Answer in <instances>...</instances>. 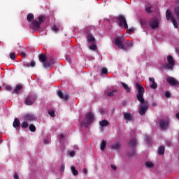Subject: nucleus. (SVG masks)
Wrapping results in <instances>:
<instances>
[{
	"label": "nucleus",
	"instance_id": "obj_55",
	"mask_svg": "<svg viewBox=\"0 0 179 179\" xmlns=\"http://www.w3.org/2000/svg\"><path fill=\"white\" fill-rule=\"evenodd\" d=\"M176 118L179 120V113H176Z\"/></svg>",
	"mask_w": 179,
	"mask_h": 179
},
{
	"label": "nucleus",
	"instance_id": "obj_13",
	"mask_svg": "<svg viewBox=\"0 0 179 179\" xmlns=\"http://www.w3.org/2000/svg\"><path fill=\"white\" fill-rule=\"evenodd\" d=\"M31 29H33V30H38L40 29V23L37 20H35L32 22V23L30 25Z\"/></svg>",
	"mask_w": 179,
	"mask_h": 179
},
{
	"label": "nucleus",
	"instance_id": "obj_22",
	"mask_svg": "<svg viewBox=\"0 0 179 179\" xmlns=\"http://www.w3.org/2000/svg\"><path fill=\"white\" fill-rule=\"evenodd\" d=\"M120 148L121 145H120V143H117L111 145V148L114 150H120Z\"/></svg>",
	"mask_w": 179,
	"mask_h": 179
},
{
	"label": "nucleus",
	"instance_id": "obj_54",
	"mask_svg": "<svg viewBox=\"0 0 179 179\" xmlns=\"http://www.w3.org/2000/svg\"><path fill=\"white\" fill-rule=\"evenodd\" d=\"M134 45L132 44V43H129V44H128V47H132Z\"/></svg>",
	"mask_w": 179,
	"mask_h": 179
},
{
	"label": "nucleus",
	"instance_id": "obj_8",
	"mask_svg": "<svg viewBox=\"0 0 179 179\" xmlns=\"http://www.w3.org/2000/svg\"><path fill=\"white\" fill-rule=\"evenodd\" d=\"M115 45L117 47L119 50H124V40L121 37H117L114 39Z\"/></svg>",
	"mask_w": 179,
	"mask_h": 179
},
{
	"label": "nucleus",
	"instance_id": "obj_5",
	"mask_svg": "<svg viewBox=\"0 0 179 179\" xmlns=\"http://www.w3.org/2000/svg\"><path fill=\"white\" fill-rule=\"evenodd\" d=\"M36 100H37V95L31 94L26 96L24 103L26 104V106H33Z\"/></svg>",
	"mask_w": 179,
	"mask_h": 179
},
{
	"label": "nucleus",
	"instance_id": "obj_6",
	"mask_svg": "<svg viewBox=\"0 0 179 179\" xmlns=\"http://www.w3.org/2000/svg\"><path fill=\"white\" fill-rule=\"evenodd\" d=\"M166 20H170L172 22L175 29H178V24H177V20L174 18V16L171 15V10L170 9L166 10Z\"/></svg>",
	"mask_w": 179,
	"mask_h": 179
},
{
	"label": "nucleus",
	"instance_id": "obj_43",
	"mask_svg": "<svg viewBox=\"0 0 179 179\" xmlns=\"http://www.w3.org/2000/svg\"><path fill=\"white\" fill-rule=\"evenodd\" d=\"M76 152L75 151H71L69 152V155L71 156V157H73V156H75Z\"/></svg>",
	"mask_w": 179,
	"mask_h": 179
},
{
	"label": "nucleus",
	"instance_id": "obj_9",
	"mask_svg": "<svg viewBox=\"0 0 179 179\" xmlns=\"http://www.w3.org/2000/svg\"><path fill=\"white\" fill-rule=\"evenodd\" d=\"M166 82H168L171 86H178L179 85V81L174 78V77H167Z\"/></svg>",
	"mask_w": 179,
	"mask_h": 179
},
{
	"label": "nucleus",
	"instance_id": "obj_39",
	"mask_svg": "<svg viewBox=\"0 0 179 179\" xmlns=\"http://www.w3.org/2000/svg\"><path fill=\"white\" fill-rule=\"evenodd\" d=\"M129 156L134 157L135 156V150H133L131 152H129Z\"/></svg>",
	"mask_w": 179,
	"mask_h": 179
},
{
	"label": "nucleus",
	"instance_id": "obj_32",
	"mask_svg": "<svg viewBox=\"0 0 179 179\" xmlns=\"http://www.w3.org/2000/svg\"><path fill=\"white\" fill-rule=\"evenodd\" d=\"M114 93H117V90H113L111 92H108L107 96L108 97H113V96H114Z\"/></svg>",
	"mask_w": 179,
	"mask_h": 179
},
{
	"label": "nucleus",
	"instance_id": "obj_18",
	"mask_svg": "<svg viewBox=\"0 0 179 179\" xmlns=\"http://www.w3.org/2000/svg\"><path fill=\"white\" fill-rule=\"evenodd\" d=\"M149 80L152 83L150 85L151 89H157V83L155 81V79L153 78H150Z\"/></svg>",
	"mask_w": 179,
	"mask_h": 179
},
{
	"label": "nucleus",
	"instance_id": "obj_41",
	"mask_svg": "<svg viewBox=\"0 0 179 179\" xmlns=\"http://www.w3.org/2000/svg\"><path fill=\"white\" fill-rule=\"evenodd\" d=\"M52 30H53V31H55V33H57V31H58V27H57V25H54L53 27H52Z\"/></svg>",
	"mask_w": 179,
	"mask_h": 179
},
{
	"label": "nucleus",
	"instance_id": "obj_57",
	"mask_svg": "<svg viewBox=\"0 0 179 179\" xmlns=\"http://www.w3.org/2000/svg\"><path fill=\"white\" fill-rule=\"evenodd\" d=\"M74 149H79V147L78 145H75Z\"/></svg>",
	"mask_w": 179,
	"mask_h": 179
},
{
	"label": "nucleus",
	"instance_id": "obj_12",
	"mask_svg": "<svg viewBox=\"0 0 179 179\" xmlns=\"http://www.w3.org/2000/svg\"><path fill=\"white\" fill-rule=\"evenodd\" d=\"M25 121H36V118L34 115L31 113H27L23 117Z\"/></svg>",
	"mask_w": 179,
	"mask_h": 179
},
{
	"label": "nucleus",
	"instance_id": "obj_50",
	"mask_svg": "<svg viewBox=\"0 0 179 179\" xmlns=\"http://www.w3.org/2000/svg\"><path fill=\"white\" fill-rule=\"evenodd\" d=\"M140 23L142 26H143V24H145V21L143 20H140Z\"/></svg>",
	"mask_w": 179,
	"mask_h": 179
},
{
	"label": "nucleus",
	"instance_id": "obj_59",
	"mask_svg": "<svg viewBox=\"0 0 179 179\" xmlns=\"http://www.w3.org/2000/svg\"><path fill=\"white\" fill-rule=\"evenodd\" d=\"M153 106H156V103H153Z\"/></svg>",
	"mask_w": 179,
	"mask_h": 179
},
{
	"label": "nucleus",
	"instance_id": "obj_2",
	"mask_svg": "<svg viewBox=\"0 0 179 179\" xmlns=\"http://www.w3.org/2000/svg\"><path fill=\"white\" fill-rule=\"evenodd\" d=\"M39 61L40 62H42L44 68L45 69H51V67L54 64H55V60H54V58H47V55L44 54H40L38 55Z\"/></svg>",
	"mask_w": 179,
	"mask_h": 179
},
{
	"label": "nucleus",
	"instance_id": "obj_4",
	"mask_svg": "<svg viewBox=\"0 0 179 179\" xmlns=\"http://www.w3.org/2000/svg\"><path fill=\"white\" fill-rule=\"evenodd\" d=\"M167 61H168V64H166L164 66V69H169V70L173 71V69H174V66L176 65V61L173 58V56L168 55Z\"/></svg>",
	"mask_w": 179,
	"mask_h": 179
},
{
	"label": "nucleus",
	"instance_id": "obj_3",
	"mask_svg": "<svg viewBox=\"0 0 179 179\" xmlns=\"http://www.w3.org/2000/svg\"><path fill=\"white\" fill-rule=\"evenodd\" d=\"M85 118L87 120V122L85 120L81 122V125H85V127H89L93 121H94V115L92 112H89L85 115Z\"/></svg>",
	"mask_w": 179,
	"mask_h": 179
},
{
	"label": "nucleus",
	"instance_id": "obj_49",
	"mask_svg": "<svg viewBox=\"0 0 179 179\" xmlns=\"http://www.w3.org/2000/svg\"><path fill=\"white\" fill-rule=\"evenodd\" d=\"M14 179H19V175L17 173L14 174Z\"/></svg>",
	"mask_w": 179,
	"mask_h": 179
},
{
	"label": "nucleus",
	"instance_id": "obj_16",
	"mask_svg": "<svg viewBox=\"0 0 179 179\" xmlns=\"http://www.w3.org/2000/svg\"><path fill=\"white\" fill-rule=\"evenodd\" d=\"M23 87L20 85H16L15 88L14 89L13 92H12L13 94H19L20 93V90H22Z\"/></svg>",
	"mask_w": 179,
	"mask_h": 179
},
{
	"label": "nucleus",
	"instance_id": "obj_36",
	"mask_svg": "<svg viewBox=\"0 0 179 179\" xmlns=\"http://www.w3.org/2000/svg\"><path fill=\"white\" fill-rule=\"evenodd\" d=\"M165 96H166L167 99H169V97H171V94L170 93V92L166 91V92H165Z\"/></svg>",
	"mask_w": 179,
	"mask_h": 179
},
{
	"label": "nucleus",
	"instance_id": "obj_26",
	"mask_svg": "<svg viewBox=\"0 0 179 179\" xmlns=\"http://www.w3.org/2000/svg\"><path fill=\"white\" fill-rule=\"evenodd\" d=\"M109 124H110V123H109L108 121L106 120H102V121H101V122H99V125H100L101 127H107V125H109Z\"/></svg>",
	"mask_w": 179,
	"mask_h": 179
},
{
	"label": "nucleus",
	"instance_id": "obj_25",
	"mask_svg": "<svg viewBox=\"0 0 179 179\" xmlns=\"http://www.w3.org/2000/svg\"><path fill=\"white\" fill-rule=\"evenodd\" d=\"M34 20V15H33V13H29L27 15V22H33Z\"/></svg>",
	"mask_w": 179,
	"mask_h": 179
},
{
	"label": "nucleus",
	"instance_id": "obj_1",
	"mask_svg": "<svg viewBox=\"0 0 179 179\" xmlns=\"http://www.w3.org/2000/svg\"><path fill=\"white\" fill-rule=\"evenodd\" d=\"M136 88L138 90L136 99L141 103L139 114L140 115H145V114H146V111H148V108H149V102L145 101V99L143 98V94H145V88H143L142 84L140 83H136Z\"/></svg>",
	"mask_w": 179,
	"mask_h": 179
},
{
	"label": "nucleus",
	"instance_id": "obj_51",
	"mask_svg": "<svg viewBox=\"0 0 179 179\" xmlns=\"http://www.w3.org/2000/svg\"><path fill=\"white\" fill-rule=\"evenodd\" d=\"M59 139H64V134H60V136H59Z\"/></svg>",
	"mask_w": 179,
	"mask_h": 179
},
{
	"label": "nucleus",
	"instance_id": "obj_30",
	"mask_svg": "<svg viewBox=\"0 0 179 179\" xmlns=\"http://www.w3.org/2000/svg\"><path fill=\"white\" fill-rule=\"evenodd\" d=\"M108 70L107 68H103L101 71V75H108Z\"/></svg>",
	"mask_w": 179,
	"mask_h": 179
},
{
	"label": "nucleus",
	"instance_id": "obj_40",
	"mask_svg": "<svg viewBox=\"0 0 179 179\" xmlns=\"http://www.w3.org/2000/svg\"><path fill=\"white\" fill-rule=\"evenodd\" d=\"M30 66H31V68H34V66H36V62L32 60L30 63Z\"/></svg>",
	"mask_w": 179,
	"mask_h": 179
},
{
	"label": "nucleus",
	"instance_id": "obj_21",
	"mask_svg": "<svg viewBox=\"0 0 179 179\" xmlns=\"http://www.w3.org/2000/svg\"><path fill=\"white\" fill-rule=\"evenodd\" d=\"M87 38L89 43H93L96 41V38H94L92 34H88Z\"/></svg>",
	"mask_w": 179,
	"mask_h": 179
},
{
	"label": "nucleus",
	"instance_id": "obj_42",
	"mask_svg": "<svg viewBox=\"0 0 179 179\" xmlns=\"http://www.w3.org/2000/svg\"><path fill=\"white\" fill-rule=\"evenodd\" d=\"M6 90H7L8 92L12 91V87H10V85H7L6 86Z\"/></svg>",
	"mask_w": 179,
	"mask_h": 179
},
{
	"label": "nucleus",
	"instance_id": "obj_35",
	"mask_svg": "<svg viewBox=\"0 0 179 179\" xmlns=\"http://www.w3.org/2000/svg\"><path fill=\"white\" fill-rule=\"evenodd\" d=\"M10 58L12 59V61H15L16 59V54L12 52L10 54Z\"/></svg>",
	"mask_w": 179,
	"mask_h": 179
},
{
	"label": "nucleus",
	"instance_id": "obj_60",
	"mask_svg": "<svg viewBox=\"0 0 179 179\" xmlns=\"http://www.w3.org/2000/svg\"><path fill=\"white\" fill-rule=\"evenodd\" d=\"M0 90H1V87H0Z\"/></svg>",
	"mask_w": 179,
	"mask_h": 179
},
{
	"label": "nucleus",
	"instance_id": "obj_56",
	"mask_svg": "<svg viewBox=\"0 0 179 179\" xmlns=\"http://www.w3.org/2000/svg\"><path fill=\"white\" fill-rule=\"evenodd\" d=\"M123 106H127V101H124L123 102Z\"/></svg>",
	"mask_w": 179,
	"mask_h": 179
},
{
	"label": "nucleus",
	"instance_id": "obj_15",
	"mask_svg": "<svg viewBox=\"0 0 179 179\" xmlns=\"http://www.w3.org/2000/svg\"><path fill=\"white\" fill-rule=\"evenodd\" d=\"M124 119L126 120V121H134V116L131 115L129 113H123Z\"/></svg>",
	"mask_w": 179,
	"mask_h": 179
},
{
	"label": "nucleus",
	"instance_id": "obj_34",
	"mask_svg": "<svg viewBox=\"0 0 179 179\" xmlns=\"http://www.w3.org/2000/svg\"><path fill=\"white\" fill-rule=\"evenodd\" d=\"M22 128L26 129L29 127V123L27 122H23L21 124Z\"/></svg>",
	"mask_w": 179,
	"mask_h": 179
},
{
	"label": "nucleus",
	"instance_id": "obj_52",
	"mask_svg": "<svg viewBox=\"0 0 179 179\" xmlns=\"http://www.w3.org/2000/svg\"><path fill=\"white\" fill-rule=\"evenodd\" d=\"M83 173H84V174H87V169H83Z\"/></svg>",
	"mask_w": 179,
	"mask_h": 179
},
{
	"label": "nucleus",
	"instance_id": "obj_53",
	"mask_svg": "<svg viewBox=\"0 0 179 179\" xmlns=\"http://www.w3.org/2000/svg\"><path fill=\"white\" fill-rule=\"evenodd\" d=\"M145 139L149 142V139H150V137L149 136H145Z\"/></svg>",
	"mask_w": 179,
	"mask_h": 179
},
{
	"label": "nucleus",
	"instance_id": "obj_11",
	"mask_svg": "<svg viewBox=\"0 0 179 179\" xmlns=\"http://www.w3.org/2000/svg\"><path fill=\"white\" fill-rule=\"evenodd\" d=\"M169 120H161L159 121V127L162 129L166 130L169 128Z\"/></svg>",
	"mask_w": 179,
	"mask_h": 179
},
{
	"label": "nucleus",
	"instance_id": "obj_27",
	"mask_svg": "<svg viewBox=\"0 0 179 179\" xmlns=\"http://www.w3.org/2000/svg\"><path fill=\"white\" fill-rule=\"evenodd\" d=\"M107 146V142L106 141L102 140L101 143V150H104L106 149V147Z\"/></svg>",
	"mask_w": 179,
	"mask_h": 179
},
{
	"label": "nucleus",
	"instance_id": "obj_14",
	"mask_svg": "<svg viewBox=\"0 0 179 179\" xmlns=\"http://www.w3.org/2000/svg\"><path fill=\"white\" fill-rule=\"evenodd\" d=\"M57 96L62 99V100H64L65 101H66V100H68L69 98L68 94H64V92H62V90L57 91Z\"/></svg>",
	"mask_w": 179,
	"mask_h": 179
},
{
	"label": "nucleus",
	"instance_id": "obj_28",
	"mask_svg": "<svg viewBox=\"0 0 179 179\" xmlns=\"http://www.w3.org/2000/svg\"><path fill=\"white\" fill-rule=\"evenodd\" d=\"M71 170L73 176H78V174H79V172H78V170H76L75 166H72L71 167Z\"/></svg>",
	"mask_w": 179,
	"mask_h": 179
},
{
	"label": "nucleus",
	"instance_id": "obj_37",
	"mask_svg": "<svg viewBox=\"0 0 179 179\" xmlns=\"http://www.w3.org/2000/svg\"><path fill=\"white\" fill-rule=\"evenodd\" d=\"M48 114L50 115V117H55V112L54 110L49 111Z\"/></svg>",
	"mask_w": 179,
	"mask_h": 179
},
{
	"label": "nucleus",
	"instance_id": "obj_7",
	"mask_svg": "<svg viewBox=\"0 0 179 179\" xmlns=\"http://www.w3.org/2000/svg\"><path fill=\"white\" fill-rule=\"evenodd\" d=\"M118 25L120 27H124V29H128V23L127 22V19L122 15H120L117 17Z\"/></svg>",
	"mask_w": 179,
	"mask_h": 179
},
{
	"label": "nucleus",
	"instance_id": "obj_19",
	"mask_svg": "<svg viewBox=\"0 0 179 179\" xmlns=\"http://www.w3.org/2000/svg\"><path fill=\"white\" fill-rule=\"evenodd\" d=\"M145 12L147 13H152V4L150 3H145Z\"/></svg>",
	"mask_w": 179,
	"mask_h": 179
},
{
	"label": "nucleus",
	"instance_id": "obj_29",
	"mask_svg": "<svg viewBox=\"0 0 179 179\" xmlns=\"http://www.w3.org/2000/svg\"><path fill=\"white\" fill-rule=\"evenodd\" d=\"M129 143L131 145L132 148H135V146H136V138H131Z\"/></svg>",
	"mask_w": 179,
	"mask_h": 179
},
{
	"label": "nucleus",
	"instance_id": "obj_20",
	"mask_svg": "<svg viewBox=\"0 0 179 179\" xmlns=\"http://www.w3.org/2000/svg\"><path fill=\"white\" fill-rule=\"evenodd\" d=\"M166 150V148L164 145H160L158 148V155L159 156H162V155H164V151Z\"/></svg>",
	"mask_w": 179,
	"mask_h": 179
},
{
	"label": "nucleus",
	"instance_id": "obj_10",
	"mask_svg": "<svg viewBox=\"0 0 179 179\" xmlns=\"http://www.w3.org/2000/svg\"><path fill=\"white\" fill-rule=\"evenodd\" d=\"M150 26L155 30V29H159V21L156 18H152L150 22Z\"/></svg>",
	"mask_w": 179,
	"mask_h": 179
},
{
	"label": "nucleus",
	"instance_id": "obj_23",
	"mask_svg": "<svg viewBox=\"0 0 179 179\" xmlns=\"http://www.w3.org/2000/svg\"><path fill=\"white\" fill-rule=\"evenodd\" d=\"M122 86H123L124 89L126 90L127 93H131V88L128 87V85H127L124 83H121Z\"/></svg>",
	"mask_w": 179,
	"mask_h": 179
},
{
	"label": "nucleus",
	"instance_id": "obj_58",
	"mask_svg": "<svg viewBox=\"0 0 179 179\" xmlns=\"http://www.w3.org/2000/svg\"><path fill=\"white\" fill-rule=\"evenodd\" d=\"M24 66H29V65L27 64H24Z\"/></svg>",
	"mask_w": 179,
	"mask_h": 179
},
{
	"label": "nucleus",
	"instance_id": "obj_33",
	"mask_svg": "<svg viewBox=\"0 0 179 179\" xmlns=\"http://www.w3.org/2000/svg\"><path fill=\"white\" fill-rule=\"evenodd\" d=\"M29 131H31V132H36V126H34L33 124H30Z\"/></svg>",
	"mask_w": 179,
	"mask_h": 179
},
{
	"label": "nucleus",
	"instance_id": "obj_17",
	"mask_svg": "<svg viewBox=\"0 0 179 179\" xmlns=\"http://www.w3.org/2000/svg\"><path fill=\"white\" fill-rule=\"evenodd\" d=\"M13 127L14 128H20V120L17 117L14 119V122L13 123Z\"/></svg>",
	"mask_w": 179,
	"mask_h": 179
},
{
	"label": "nucleus",
	"instance_id": "obj_24",
	"mask_svg": "<svg viewBox=\"0 0 179 179\" xmlns=\"http://www.w3.org/2000/svg\"><path fill=\"white\" fill-rule=\"evenodd\" d=\"M145 166L147 169H152L155 167V164H153V162H152L151 161H148L145 162Z\"/></svg>",
	"mask_w": 179,
	"mask_h": 179
},
{
	"label": "nucleus",
	"instance_id": "obj_46",
	"mask_svg": "<svg viewBox=\"0 0 179 179\" xmlns=\"http://www.w3.org/2000/svg\"><path fill=\"white\" fill-rule=\"evenodd\" d=\"M60 170H61V171H65V166L62 165L61 167H60Z\"/></svg>",
	"mask_w": 179,
	"mask_h": 179
},
{
	"label": "nucleus",
	"instance_id": "obj_45",
	"mask_svg": "<svg viewBox=\"0 0 179 179\" xmlns=\"http://www.w3.org/2000/svg\"><path fill=\"white\" fill-rule=\"evenodd\" d=\"M133 30H134V29H127V31H126V33H127V34H129L130 33H132Z\"/></svg>",
	"mask_w": 179,
	"mask_h": 179
},
{
	"label": "nucleus",
	"instance_id": "obj_31",
	"mask_svg": "<svg viewBox=\"0 0 179 179\" xmlns=\"http://www.w3.org/2000/svg\"><path fill=\"white\" fill-rule=\"evenodd\" d=\"M90 50H91L92 51H96L97 50V45H96V44H92V45L89 46Z\"/></svg>",
	"mask_w": 179,
	"mask_h": 179
},
{
	"label": "nucleus",
	"instance_id": "obj_48",
	"mask_svg": "<svg viewBox=\"0 0 179 179\" xmlns=\"http://www.w3.org/2000/svg\"><path fill=\"white\" fill-rule=\"evenodd\" d=\"M111 169L115 171L117 170V166L115 165H111Z\"/></svg>",
	"mask_w": 179,
	"mask_h": 179
},
{
	"label": "nucleus",
	"instance_id": "obj_44",
	"mask_svg": "<svg viewBox=\"0 0 179 179\" xmlns=\"http://www.w3.org/2000/svg\"><path fill=\"white\" fill-rule=\"evenodd\" d=\"M66 61H68V62L71 63L72 62V60L71 59V57L69 56H66Z\"/></svg>",
	"mask_w": 179,
	"mask_h": 179
},
{
	"label": "nucleus",
	"instance_id": "obj_47",
	"mask_svg": "<svg viewBox=\"0 0 179 179\" xmlns=\"http://www.w3.org/2000/svg\"><path fill=\"white\" fill-rule=\"evenodd\" d=\"M21 56L22 57V58H26V53L22 52H21Z\"/></svg>",
	"mask_w": 179,
	"mask_h": 179
},
{
	"label": "nucleus",
	"instance_id": "obj_38",
	"mask_svg": "<svg viewBox=\"0 0 179 179\" xmlns=\"http://www.w3.org/2000/svg\"><path fill=\"white\" fill-rule=\"evenodd\" d=\"M43 17L41 15V16H39L38 18V23H40V24H41V23H43V22H44V21L43 20Z\"/></svg>",
	"mask_w": 179,
	"mask_h": 179
}]
</instances>
